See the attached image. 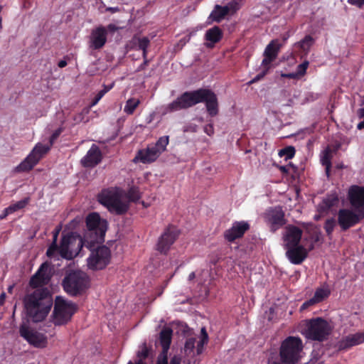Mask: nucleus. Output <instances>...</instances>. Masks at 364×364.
<instances>
[{
	"mask_svg": "<svg viewBox=\"0 0 364 364\" xmlns=\"http://www.w3.org/2000/svg\"><path fill=\"white\" fill-rule=\"evenodd\" d=\"M178 235V230L176 228L173 226L167 228L159 239L157 250L161 252L166 253Z\"/></svg>",
	"mask_w": 364,
	"mask_h": 364,
	"instance_id": "17",
	"label": "nucleus"
},
{
	"mask_svg": "<svg viewBox=\"0 0 364 364\" xmlns=\"http://www.w3.org/2000/svg\"><path fill=\"white\" fill-rule=\"evenodd\" d=\"M330 294V291L326 288H318L316 290L314 298L318 303L322 301L323 299L327 298Z\"/></svg>",
	"mask_w": 364,
	"mask_h": 364,
	"instance_id": "34",
	"label": "nucleus"
},
{
	"mask_svg": "<svg viewBox=\"0 0 364 364\" xmlns=\"http://www.w3.org/2000/svg\"><path fill=\"white\" fill-rule=\"evenodd\" d=\"M150 44V41L147 37H137L134 36L130 41V47L134 50H142V57L146 58V55L148 54L147 48Z\"/></svg>",
	"mask_w": 364,
	"mask_h": 364,
	"instance_id": "26",
	"label": "nucleus"
},
{
	"mask_svg": "<svg viewBox=\"0 0 364 364\" xmlns=\"http://www.w3.org/2000/svg\"><path fill=\"white\" fill-rule=\"evenodd\" d=\"M264 218L273 232L285 223L284 213L280 206L267 209L264 214Z\"/></svg>",
	"mask_w": 364,
	"mask_h": 364,
	"instance_id": "16",
	"label": "nucleus"
},
{
	"mask_svg": "<svg viewBox=\"0 0 364 364\" xmlns=\"http://www.w3.org/2000/svg\"><path fill=\"white\" fill-rule=\"evenodd\" d=\"M9 214H11V213L7 212V208H5L4 210L3 211V213L0 215V219L2 220L4 218H5Z\"/></svg>",
	"mask_w": 364,
	"mask_h": 364,
	"instance_id": "49",
	"label": "nucleus"
},
{
	"mask_svg": "<svg viewBox=\"0 0 364 364\" xmlns=\"http://www.w3.org/2000/svg\"><path fill=\"white\" fill-rule=\"evenodd\" d=\"M199 102H205L207 112L210 117H215L218 114V103L215 92H183L172 102L158 107L157 110L164 116L187 109Z\"/></svg>",
	"mask_w": 364,
	"mask_h": 364,
	"instance_id": "2",
	"label": "nucleus"
},
{
	"mask_svg": "<svg viewBox=\"0 0 364 364\" xmlns=\"http://www.w3.org/2000/svg\"><path fill=\"white\" fill-rule=\"evenodd\" d=\"M309 66V62L305 60L302 63L299 64L296 68V75L299 76L304 75Z\"/></svg>",
	"mask_w": 364,
	"mask_h": 364,
	"instance_id": "39",
	"label": "nucleus"
},
{
	"mask_svg": "<svg viewBox=\"0 0 364 364\" xmlns=\"http://www.w3.org/2000/svg\"><path fill=\"white\" fill-rule=\"evenodd\" d=\"M336 226V221L334 218H331L327 219L324 224V229L329 238H331L332 233Z\"/></svg>",
	"mask_w": 364,
	"mask_h": 364,
	"instance_id": "35",
	"label": "nucleus"
},
{
	"mask_svg": "<svg viewBox=\"0 0 364 364\" xmlns=\"http://www.w3.org/2000/svg\"><path fill=\"white\" fill-rule=\"evenodd\" d=\"M62 132H63V129L60 127L54 131V132L50 136V140H49V143L51 145H53L54 141L58 138V136L62 133Z\"/></svg>",
	"mask_w": 364,
	"mask_h": 364,
	"instance_id": "42",
	"label": "nucleus"
},
{
	"mask_svg": "<svg viewBox=\"0 0 364 364\" xmlns=\"http://www.w3.org/2000/svg\"><path fill=\"white\" fill-rule=\"evenodd\" d=\"M229 13V8L228 6H221L217 5L215 10L211 13L210 17L215 21H220Z\"/></svg>",
	"mask_w": 364,
	"mask_h": 364,
	"instance_id": "30",
	"label": "nucleus"
},
{
	"mask_svg": "<svg viewBox=\"0 0 364 364\" xmlns=\"http://www.w3.org/2000/svg\"><path fill=\"white\" fill-rule=\"evenodd\" d=\"M348 2L353 6H355L360 9L364 6V0H348Z\"/></svg>",
	"mask_w": 364,
	"mask_h": 364,
	"instance_id": "43",
	"label": "nucleus"
},
{
	"mask_svg": "<svg viewBox=\"0 0 364 364\" xmlns=\"http://www.w3.org/2000/svg\"><path fill=\"white\" fill-rule=\"evenodd\" d=\"M67 65V61L65 60H61L58 63V67L60 68H65Z\"/></svg>",
	"mask_w": 364,
	"mask_h": 364,
	"instance_id": "50",
	"label": "nucleus"
},
{
	"mask_svg": "<svg viewBox=\"0 0 364 364\" xmlns=\"http://www.w3.org/2000/svg\"><path fill=\"white\" fill-rule=\"evenodd\" d=\"M196 341V339L195 338H190L186 340L184 346V353L186 355H190L193 352Z\"/></svg>",
	"mask_w": 364,
	"mask_h": 364,
	"instance_id": "38",
	"label": "nucleus"
},
{
	"mask_svg": "<svg viewBox=\"0 0 364 364\" xmlns=\"http://www.w3.org/2000/svg\"><path fill=\"white\" fill-rule=\"evenodd\" d=\"M140 100L136 98L129 99L124 105V112L127 114H132L139 106Z\"/></svg>",
	"mask_w": 364,
	"mask_h": 364,
	"instance_id": "31",
	"label": "nucleus"
},
{
	"mask_svg": "<svg viewBox=\"0 0 364 364\" xmlns=\"http://www.w3.org/2000/svg\"><path fill=\"white\" fill-rule=\"evenodd\" d=\"M364 342V333L358 332L354 334H349L343 337L338 342L340 350L348 349L350 347L359 345Z\"/></svg>",
	"mask_w": 364,
	"mask_h": 364,
	"instance_id": "23",
	"label": "nucleus"
},
{
	"mask_svg": "<svg viewBox=\"0 0 364 364\" xmlns=\"http://www.w3.org/2000/svg\"><path fill=\"white\" fill-rule=\"evenodd\" d=\"M357 114L360 119H363V121H361L360 123L357 125L358 129H364V107L358 109L357 111Z\"/></svg>",
	"mask_w": 364,
	"mask_h": 364,
	"instance_id": "41",
	"label": "nucleus"
},
{
	"mask_svg": "<svg viewBox=\"0 0 364 364\" xmlns=\"http://www.w3.org/2000/svg\"><path fill=\"white\" fill-rule=\"evenodd\" d=\"M173 331L171 328L166 327L161 330L159 334L160 343L163 348V352L166 353L170 348L171 343Z\"/></svg>",
	"mask_w": 364,
	"mask_h": 364,
	"instance_id": "27",
	"label": "nucleus"
},
{
	"mask_svg": "<svg viewBox=\"0 0 364 364\" xmlns=\"http://www.w3.org/2000/svg\"><path fill=\"white\" fill-rule=\"evenodd\" d=\"M284 98L282 100V105L291 106L304 105L308 101L309 92H283Z\"/></svg>",
	"mask_w": 364,
	"mask_h": 364,
	"instance_id": "22",
	"label": "nucleus"
},
{
	"mask_svg": "<svg viewBox=\"0 0 364 364\" xmlns=\"http://www.w3.org/2000/svg\"><path fill=\"white\" fill-rule=\"evenodd\" d=\"M60 230L61 227L58 226L53 232V242L46 251L47 256L50 259H55V257H58V254L56 253V251L58 250L57 240Z\"/></svg>",
	"mask_w": 364,
	"mask_h": 364,
	"instance_id": "28",
	"label": "nucleus"
},
{
	"mask_svg": "<svg viewBox=\"0 0 364 364\" xmlns=\"http://www.w3.org/2000/svg\"><path fill=\"white\" fill-rule=\"evenodd\" d=\"M303 231L299 228L287 225L282 232L283 246L287 250L286 256L294 264H301L307 256L306 248L300 244Z\"/></svg>",
	"mask_w": 364,
	"mask_h": 364,
	"instance_id": "5",
	"label": "nucleus"
},
{
	"mask_svg": "<svg viewBox=\"0 0 364 364\" xmlns=\"http://www.w3.org/2000/svg\"><path fill=\"white\" fill-rule=\"evenodd\" d=\"M316 304H318V302L313 296L310 299H309L303 303V304L300 307V310L304 311V310L306 309L307 308H309V306L315 305Z\"/></svg>",
	"mask_w": 364,
	"mask_h": 364,
	"instance_id": "40",
	"label": "nucleus"
},
{
	"mask_svg": "<svg viewBox=\"0 0 364 364\" xmlns=\"http://www.w3.org/2000/svg\"><path fill=\"white\" fill-rule=\"evenodd\" d=\"M51 275L49 264L47 262L43 263L35 274L30 280V284L33 287H41L48 284Z\"/></svg>",
	"mask_w": 364,
	"mask_h": 364,
	"instance_id": "19",
	"label": "nucleus"
},
{
	"mask_svg": "<svg viewBox=\"0 0 364 364\" xmlns=\"http://www.w3.org/2000/svg\"><path fill=\"white\" fill-rule=\"evenodd\" d=\"M331 330L332 327L326 320L317 317L306 320L301 332L309 340L323 341L327 339Z\"/></svg>",
	"mask_w": 364,
	"mask_h": 364,
	"instance_id": "6",
	"label": "nucleus"
},
{
	"mask_svg": "<svg viewBox=\"0 0 364 364\" xmlns=\"http://www.w3.org/2000/svg\"><path fill=\"white\" fill-rule=\"evenodd\" d=\"M196 91L202 92V91H210V90H207V89H202V88H200V89L197 90Z\"/></svg>",
	"mask_w": 364,
	"mask_h": 364,
	"instance_id": "55",
	"label": "nucleus"
},
{
	"mask_svg": "<svg viewBox=\"0 0 364 364\" xmlns=\"http://www.w3.org/2000/svg\"><path fill=\"white\" fill-rule=\"evenodd\" d=\"M143 59H144V62H143V63H141L140 65V66L138 68V70H142L145 69L146 66H147L149 64V61L147 59V55H146V58H143Z\"/></svg>",
	"mask_w": 364,
	"mask_h": 364,
	"instance_id": "47",
	"label": "nucleus"
},
{
	"mask_svg": "<svg viewBox=\"0 0 364 364\" xmlns=\"http://www.w3.org/2000/svg\"><path fill=\"white\" fill-rule=\"evenodd\" d=\"M321 163L325 166L326 173L328 176L331 167V151L329 148L326 149L321 155Z\"/></svg>",
	"mask_w": 364,
	"mask_h": 364,
	"instance_id": "29",
	"label": "nucleus"
},
{
	"mask_svg": "<svg viewBox=\"0 0 364 364\" xmlns=\"http://www.w3.org/2000/svg\"><path fill=\"white\" fill-rule=\"evenodd\" d=\"M168 143V136L159 137L154 144H150L146 149L139 151L134 161H139L143 164H150L155 161L166 151Z\"/></svg>",
	"mask_w": 364,
	"mask_h": 364,
	"instance_id": "7",
	"label": "nucleus"
},
{
	"mask_svg": "<svg viewBox=\"0 0 364 364\" xmlns=\"http://www.w3.org/2000/svg\"><path fill=\"white\" fill-rule=\"evenodd\" d=\"M87 230L83 237L76 232H63L58 246L56 253L58 257L52 259L53 261L58 260L60 257L68 260L73 259L79 255L82 247L92 249L95 242L103 240L107 229V223L105 220L100 218L97 213L89 214L86 218Z\"/></svg>",
	"mask_w": 364,
	"mask_h": 364,
	"instance_id": "1",
	"label": "nucleus"
},
{
	"mask_svg": "<svg viewBox=\"0 0 364 364\" xmlns=\"http://www.w3.org/2000/svg\"><path fill=\"white\" fill-rule=\"evenodd\" d=\"M127 364H133V363L132 361H129ZM136 364H144V363L139 360L136 363Z\"/></svg>",
	"mask_w": 364,
	"mask_h": 364,
	"instance_id": "54",
	"label": "nucleus"
},
{
	"mask_svg": "<svg viewBox=\"0 0 364 364\" xmlns=\"http://www.w3.org/2000/svg\"><path fill=\"white\" fill-rule=\"evenodd\" d=\"M51 146L52 145L49 142L46 144H36L27 157L15 168V171L20 173L31 170L50 149Z\"/></svg>",
	"mask_w": 364,
	"mask_h": 364,
	"instance_id": "12",
	"label": "nucleus"
},
{
	"mask_svg": "<svg viewBox=\"0 0 364 364\" xmlns=\"http://www.w3.org/2000/svg\"><path fill=\"white\" fill-rule=\"evenodd\" d=\"M76 311V306L61 296H57L53 313V321L55 325H63L70 320Z\"/></svg>",
	"mask_w": 364,
	"mask_h": 364,
	"instance_id": "10",
	"label": "nucleus"
},
{
	"mask_svg": "<svg viewBox=\"0 0 364 364\" xmlns=\"http://www.w3.org/2000/svg\"><path fill=\"white\" fill-rule=\"evenodd\" d=\"M148 355V350L146 347H144L141 350L138 351L137 356L140 358H145Z\"/></svg>",
	"mask_w": 364,
	"mask_h": 364,
	"instance_id": "46",
	"label": "nucleus"
},
{
	"mask_svg": "<svg viewBox=\"0 0 364 364\" xmlns=\"http://www.w3.org/2000/svg\"><path fill=\"white\" fill-rule=\"evenodd\" d=\"M2 28V18L0 16V30Z\"/></svg>",
	"mask_w": 364,
	"mask_h": 364,
	"instance_id": "56",
	"label": "nucleus"
},
{
	"mask_svg": "<svg viewBox=\"0 0 364 364\" xmlns=\"http://www.w3.org/2000/svg\"><path fill=\"white\" fill-rule=\"evenodd\" d=\"M314 43V38L310 35H307L298 43V45L304 52L307 53L309 52L310 48L313 46Z\"/></svg>",
	"mask_w": 364,
	"mask_h": 364,
	"instance_id": "32",
	"label": "nucleus"
},
{
	"mask_svg": "<svg viewBox=\"0 0 364 364\" xmlns=\"http://www.w3.org/2000/svg\"><path fill=\"white\" fill-rule=\"evenodd\" d=\"M106 28L107 31L109 30V31H115L117 30L116 26L112 23L109 24Z\"/></svg>",
	"mask_w": 364,
	"mask_h": 364,
	"instance_id": "51",
	"label": "nucleus"
},
{
	"mask_svg": "<svg viewBox=\"0 0 364 364\" xmlns=\"http://www.w3.org/2000/svg\"><path fill=\"white\" fill-rule=\"evenodd\" d=\"M106 11H109L112 14H114V13L119 11V8L117 7V6H116V7H107L106 8Z\"/></svg>",
	"mask_w": 364,
	"mask_h": 364,
	"instance_id": "48",
	"label": "nucleus"
},
{
	"mask_svg": "<svg viewBox=\"0 0 364 364\" xmlns=\"http://www.w3.org/2000/svg\"><path fill=\"white\" fill-rule=\"evenodd\" d=\"M53 305V299L48 288L36 289L24 299L27 315L33 322L43 321L48 314Z\"/></svg>",
	"mask_w": 364,
	"mask_h": 364,
	"instance_id": "4",
	"label": "nucleus"
},
{
	"mask_svg": "<svg viewBox=\"0 0 364 364\" xmlns=\"http://www.w3.org/2000/svg\"><path fill=\"white\" fill-rule=\"evenodd\" d=\"M279 155L281 157H284L285 160L293 158L295 155V149L293 146H287L279 151Z\"/></svg>",
	"mask_w": 364,
	"mask_h": 364,
	"instance_id": "36",
	"label": "nucleus"
},
{
	"mask_svg": "<svg viewBox=\"0 0 364 364\" xmlns=\"http://www.w3.org/2000/svg\"><path fill=\"white\" fill-rule=\"evenodd\" d=\"M105 92H98L95 99L92 100V102L90 105V107H92L97 104V102L102 99V97L104 96V94Z\"/></svg>",
	"mask_w": 364,
	"mask_h": 364,
	"instance_id": "45",
	"label": "nucleus"
},
{
	"mask_svg": "<svg viewBox=\"0 0 364 364\" xmlns=\"http://www.w3.org/2000/svg\"><path fill=\"white\" fill-rule=\"evenodd\" d=\"M204 132L208 136H212L214 134V128L213 124H209L203 127Z\"/></svg>",
	"mask_w": 364,
	"mask_h": 364,
	"instance_id": "44",
	"label": "nucleus"
},
{
	"mask_svg": "<svg viewBox=\"0 0 364 364\" xmlns=\"http://www.w3.org/2000/svg\"><path fill=\"white\" fill-rule=\"evenodd\" d=\"M364 218V210L341 209L338 213V223L343 230H346Z\"/></svg>",
	"mask_w": 364,
	"mask_h": 364,
	"instance_id": "13",
	"label": "nucleus"
},
{
	"mask_svg": "<svg viewBox=\"0 0 364 364\" xmlns=\"http://www.w3.org/2000/svg\"><path fill=\"white\" fill-rule=\"evenodd\" d=\"M87 274L80 270L70 272L63 282L64 290L71 296L80 294L87 287Z\"/></svg>",
	"mask_w": 364,
	"mask_h": 364,
	"instance_id": "9",
	"label": "nucleus"
},
{
	"mask_svg": "<svg viewBox=\"0 0 364 364\" xmlns=\"http://www.w3.org/2000/svg\"><path fill=\"white\" fill-rule=\"evenodd\" d=\"M159 364H168V363H167V360H166V359H165V360H164V362L163 363H159Z\"/></svg>",
	"mask_w": 364,
	"mask_h": 364,
	"instance_id": "58",
	"label": "nucleus"
},
{
	"mask_svg": "<svg viewBox=\"0 0 364 364\" xmlns=\"http://www.w3.org/2000/svg\"><path fill=\"white\" fill-rule=\"evenodd\" d=\"M105 239V237H103ZM104 242H95V246L92 249L90 256L87 258V265L92 269H102L110 261L111 252L109 249L106 246H97L98 244Z\"/></svg>",
	"mask_w": 364,
	"mask_h": 364,
	"instance_id": "11",
	"label": "nucleus"
},
{
	"mask_svg": "<svg viewBox=\"0 0 364 364\" xmlns=\"http://www.w3.org/2000/svg\"><path fill=\"white\" fill-rule=\"evenodd\" d=\"M281 47L282 44L279 43L278 40H272L270 41L264 51V58L262 61V65L266 70L262 74L258 75L252 81L259 80L265 75L271 63L277 58Z\"/></svg>",
	"mask_w": 364,
	"mask_h": 364,
	"instance_id": "15",
	"label": "nucleus"
},
{
	"mask_svg": "<svg viewBox=\"0 0 364 364\" xmlns=\"http://www.w3.org/2000/svg\"><path fill=\"white\" fill-rule=\"evenodd\" d=\"M107 31L106 27L99 26L92 29L90 36V47L93 50H100L107 42Z\"/></svg>",
	"mask_w": 364,
	"mask_h": 364,
	"instance_id": "18",
	"label": "nucleus"
},
{
	"mask_svg": "<svg viewBox=\"0 0 364 364\" xmlns=\"http://www.w3.org/2000/svg\"><path fill=\"white\" fill-rule=\"evenodd\" d=\"M102 159V152L96 144H92L80 162L85 168H92L99 164Z\"/></svg>",
	"mask_w": 364,
	"mask_h": 364,
	"instance_id": "20",
	"label": "nucleus"
},
{
	"mask_svg": "<svg viewBox=\"0 0 364 364\" xmlns=\"http://www.w3.org/2000/svg\"><path fill=\"white\" fill-rule=\"evenodd\" d=\"M5 296H5V294H4V293H3V294H1V296H0V304H3L4 300V299H5Z\"/></svg>",
	"mask_w": 364,
	"mask_h": 364,
	"instance_id": "53",
	"label": "nucleus"
},
{
	"mask_svg": "<svg viewBox=\"0 0 364 364\" xmlns=\"http://www.w3.org/2000/svg\"><path fill=\"white\" fill-rule=\"evenodd\" d=\"M19 333L22 338L34 347L44 348L47 345L46 336L30 328L28 321H23L21 324Z\"/></svg>",
	"mask_w": 364,
	"mask_h": 364,
	"instance_id": "14",
	"label": "nucleus"
},
{
	"mask_svg": "<svg viewBox=\"0 0 364 364\" xmlns=\"http://www.w3.org/2000/svg\"><path fill=\"white\" fill-rule=\"evenodd\" d=\"M139 198V191L136 187H131L127 193L120 188L110 187L103 189L97 196L99 203L116 215L127 213L129 202H136Z\"/></svg>",
	"mask_w": 364,
	"mask_h": 364,
	"instance_id": "3",
	"label": "nucleus"
},
{
	"mask_svg": "<svg viewBox=\"0 0 364 364\" xmlns=\"http://www.w3.org/2000/svg\"><path fill=\"white\" fill-rule=\"evenodd\" d=\"M223 37V32L222 29L215 26L208 29L205 34V46L208 48H213L216 43L220 42Z\"/></svg>",
	"mask_w": 364,
	"mask_h": 364,
	"instance_id": "24",
	"label": "nucleus"
},
{
	"mask_svg": "<svg viewBox=\"0 0 364 364\" xmlns=\"http://www.w3.org/2000/svg\"><path fill=\"white\" fill-rule=\"evenodd\" d=\"M201 339L198 342L197 347H196V353L197 355H200L203 352V346L204 344L208 343V336L206 332L205 328L203 327L201 328Z\"/></svg>",
	"mask_w": 364,
	"mask_h": 364,
	"instance_id": "33",
	"label": "nucleus"
},
{
	"mask_svg": "<svg viewBox=\"0 0 364 364\" xmlns=\"http://www.w3.org/2000/svg\"><path fill=\"white\" fill-rule=\"evenodd\" d=\"M28 200L25 198L23 200H19L7 208V212H11V213L23 208L26 204L28 203Z\"/></svg>",
	"mask_w": 364,
	"mask_h": 364,
	"instance_id": "37",
	"label": "nucleus"
},
{
	"mask_svg": "<svg viewBox=\"0 0 364 364\" xmlns=\"http://www.w3.org/2000/svg\"><path fill=\"white\" fill-rule=\"evenodd\" d=\"M338 203V197L336 192L328 194L318 205V211L324 213Z\"/></svg>",
	"mask_w": 364,
	"mask_h": 364,
	"instance_id": "25",
	"label": "nucleus"
},
{
	"mask_svg": "<svg viewBox=\"0 0 364 364\" xmlns=\"http://www.w3.org/2000/svg\"><path fill=\"white\" fill-rule=\"evenodd\" d=\"M320 216L319 215H315L314 218L315 220H318L319 219Z\"/></svg>",
	"mask_w": 364,
	"mask_h": 364,
	"instance_id": "57",
	"label": "nucleus"
},
{
	"mask_svg": "<svg viewBox=\"0 0 364 364\" xmlns=\"http://www.w3.org/2000/svg\"><path fill=\"white\" fill-rule=\"evenodd\" d=\"M196 277V274L194 272H192L189 275H188V281H192L195 279Z\"/></svg>",
	"mask_w": 364,
	"mask_h": 364,
	"instance_id": "52",
	"label": "nucleus"
},
{
	"mask_svg": "<svg viewBox=\"0 0 364 364\" xmlns=\"http://www.w3.org/2000/svg\"><path fill=\"white\" fill-rule=\"evenodd\" d=\"M249 228L250 225L247 222H235L232 227L225 232L224 237L226 240L232 242L236 239L242 237Z\"/></svg>",
	"mask_w": 364,
	"mask_h": 364,
	"instance_id": "21",
	"label": "nucleus"
},
{
	"mask_svg": "<svg viewBox=\"0 0 364 364\" xmlns=\"http://www.w3.org/2000/svg\"><path fill=\"white\" fill-rule=\"evenodd\" d=\"M302 341L300 338L289 336L282 343L280 357L283 363L294 364L299 360L302 350Z\"/></svg>",
	"mask_w": 364,
	"mask_h": 364,
	"instance_id": "8",
	"label": "nucleus"
}]
</instances>
